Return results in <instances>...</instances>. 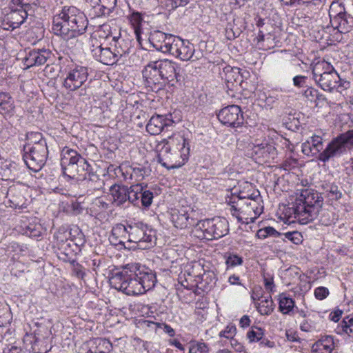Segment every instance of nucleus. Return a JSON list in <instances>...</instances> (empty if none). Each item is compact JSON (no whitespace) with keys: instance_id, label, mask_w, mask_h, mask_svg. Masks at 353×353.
Masks as SVG:
<instances>
[{"instance_id":"obj_8","label":"nucleus","mask_w":353,"mask_h":353,"mask_svg":"<svg viewBox=\"0 0 353 353\" xmlns=\"http://www.w3.org/2000/svg\"><path fill=\"white\" fill-rule=\"evenodd\" d=\"M141 184L132 185L128 187L123 184L115 183L110 188L112 203L119 208H128L130 205L139 207V193Z\"/></svg>"},{"instance_id":"obj_31","label":"nucleus","mask_w":353,"mask_h":353,"mask_svg":"<svg viewBox=\"0 0 353 353\" xmlns=\"http://www.w3.org/2000/svg\"><path fill=\"white\" fill-rule=\"evenodd\" d=\"M113 41L115 42L114 53L119 61V59L123 57H125L129 54L131 48V43L129 40H125L121 39L120 37H114Z\"/></svg>"},{"instance_id":"obj_63","label":"nucleus","mask_w":353,"mask_h":353,"mask_svg":"<svg viewBox=\"0 0 353 353\" xmlns=\"http://www.w3.org/2000/svg\"><path fill=\"white\" fill-rule=\"evenodd\" d=\"M342 314V311L336 310L333 313H331L330 315V319L334 322H338L340 319V317Z\"/></svg>"},{"instance_id":"obj_58","label":"nucleus","mask_w":353,"mask_h":353,"mask_svg":"<svg viewBox=\"0 0 353 353\" xmlns=\"http://www.w3.org/2000/svg\"><path fill=\"white\" fill-rule=\"evenodd\" d=\"M231 345L234 348V350L240 353H247L245 349V347L239 342H238L237 340L234 339H232L230 341Z\"/></svg>"},{"instance_id":"obj_52","label":"nucleus","mask_w":353,"mask_h":353,"mask_svg":"<svg viewBox=\"0 0 353 353\" xmlns=\"http://www.w3.org/2000/svg\"><path fill=\"white\" fill-rule=\"evenodd\" d=\"M236 333V327L234 325H228L225 329L223 331H221L219 334V336L221 337H225L227 339H233V336H234Z\"/></svg>"},{"instance_id":"obj_32","label":"nucleus","mask_w":353,"mask_h":353,"mask_svg":"<svg viewBox=\"0 0 353 353\" xmlns=\"http://www.w3.org/2000/svg\"><path fill=\"white\" fill-rule=\"evenodd\" d=\"M194 52V46L190 44L189 42H187L186 43L183 40L175 57L179 58L182 61H188L192 57Z\"/></svg>"},{"instance_id":"obj_24","label":"nucleus","mask_w":353,"mask_h":353,"mask_svg":"<svg viewBox=\"0 0 353 353\" xmlns=\"http://www.w3.org/2000/svg\"><path fill=\"white\" fill-rule=\"evenodd\" d=\"M81 181H84V184L88 188V192L92 194L94 191L100 190L103 189L104 186V181L100 177V175L97 174V171H94L92 166L89 168L86 174Z\"/></svg>"},{"instance_id":"obj_33","label":"nucleus","mask_w":353,"mask_h":353,"mask_svg":"<svg viewBox=\"0 0 353 353\" xmlns=\"http://www.w3.org/2000/svg\"><path fill=\"white\" fill-rule=\"evenodd\" d=\"M91 343L95 345L96 347L94 350L90 349L88 353H107L112 348V344L110 341L105 339H94Z\"/></svg>"},{"instance_id":"obj_64","label":"nucleus","mask_w":353,"mask_h":353,"mask_svg":"<svg viewBox=\"0 0 353 353\" xmlns=\"http://www.w3.org/2000/svg\"><path fill=\"white\" fill-rule=\"evenodd\" d=\"M4 353H24L22 350L17 346H12L8 348L7 352L4 351Z\"/></svg>"},{"instance_id":"obj_54","label":"nucleus","mask_w":353,"mask_h":353,"mask_svg":"<svg viewBox=\"0 0 353 353\" xmlns=\"http://www.w3.org/2000/svg\"><path fill=\"white\" fill-rule=\"evenodd\" d=\"M314 294L316 299L323 300L328 296L329 290L327 288L319 287L315 289Z\"/></svg>"},{"instance_id":"obj_61","label":"nucleus","mask_w":353,"mask_h":353,"mask_svg":"<svg viewBox=\"0 0 353 353\" xmlns=\"http://www.w3.org/2000/svg\"><path fill=\"white\" fill-rule=\"evenodd\" d=\"M265 228L268 236L277 237L281 235V233L276 231L274 228L270 226Z\"/></svg>"},{"instance_id":"obj_4","label":"nucleus","mask_w":353,"mask_h":353,"mask_svg":"<svg viewBox=\"0 0 353 353\" xmlns=\"http://www.w3.org/2000/svg\"><path fill=\"white\" fill-rule=\"evenodd\" d=\"M158 153L157 161L167 168H176L184 164L188 159L190 143L188 139L182 136L172 138L170 141L163 139L156 145Z\"/></svg>"},{"instance_id":"obj_13","label":"nucleus","mask_w":353,"mask_h":353,"mask_svg":"<svg viewBox=\"0 0 353 353\" xmlns=\"http://www.w3.org/2000/svg\"><path fill=\"white\" fill-rule=\"evenodd\" d=\"M29 8V4H25L24 7L21 6L4 14L1 21L2 28L6 30H13L19 28L28 19Z\"/></svg>"},{"instance_id":"obj_37","label":"nucleus","mask_w":353,"mask_h":353,"mask_svg":"<svg viewBox=\"0 0 353 353\" xmlns=\"http://www.w3.org/2000/svg\"><path fill=\"white\" fill-rule=\"evenodd\" d=\"M332 68H333V67L324 60L318 61L316 63H314L312 68L314 80L315 81H317V79H319L321 75H323L325 71H329Z\"/></svg>"},{"instance_id":"obj_56","label":"nucleus","mask_w":353,"mask_h":353,"mask_svg":"<svg viewBox=\"0 0 353 353\" xmlns=\"http://www.w3.org/2000/svg\"><path fill=\"white\" fill-rule=\"evenodd\" d=\"M101 0H85V4L87 8L94 10L95 12L96 10H99V7H100ZM95 16V13L94 14Z\"/></svg>"},{"instance_id":"obj_16","label":"nucleus","mask_w":353,"mask_h":353,"mask_svg":"<svg viewBox=\"0 0 353 353\" xmlns=\"http://www.w3.org/2000/svg\"><path fill=\"white\" fill-rule=\"evenodd\" d=\"M88 69L83 66H76L67 74L63 86L70 91H74L81 88L88 79Z\"/></svg>"},{"instance_id":"obj_20","label":"nucleus","mask_w":353,"mask_h":353,"mask_svg":"<svg viewBox=\"0 0 353 353\" xmlns=\"http://www.w3.org/2000/svg\"><path fill=\"white\" fill-rule=\"evenodd\" d=\"M173 123L172 114L152 116L146 125V130L152 135H157L165 128L171 126Z\"/></svg>"},{"instance_id":"obj_44","label":"nucleus","mask_w":353,"mask_h":353,"mask_svg":"<svg viewBox=\"0 0 353 353\" xmlns=\"http://www.w3.org/2000/svg\"><path fill=\"white\" fill-rule=\"evenodd\" d=\"M139 205L144 208H148L151 205L154 198L153 193L150 190H144L141 185V190L139 193Z\"/></svg>"},{"instance_id":"obj_22","label":"nucleus","mask_w":353,"mask_h":353,"mask_svg":"<svg viewBox=\"0 0 353 353\" xmlns=\"http://www.w3.org/2000/svg\"><path fill=\"white\" fill-rule=\"evenodd\" d=\"M329 15L332 26L341 33L350 32L353 27V17L346 12L341 11L334 17H332L331 12Z\"/></svg>"},{"instance_id":"obj_59","label":"nucleus","mask_w":353,"mask_h":353,"mask_svg":"<svg viewBox=\"0 0 353 353\" xmlns=\"http://www.w3.org/2000/svg\"><path fill=\"white\" fill-rule=\"evenodd\" d=\"M239 35V32H234L231 28V25L228 24L225 28V36L228 39L232 40Z\"/></svg>"},{"instance_id":"obj_47","label":"nucleus","mask_w":353,"mask_h":353,"mask_svg":"<svg viewBox=\"0 0 353 353\" xmlns=\"http://www.w3.org/2000/svg\"><path fill=\"white\" fill-rule=\"evenodd\" d=\"M28 143L30 144V146H34V145L40 144V143L43 142V143L47 145L46 140L43 137L41 133L38 132H30L27 133L26 135Z\"/></svg>"},{"instance_id":"obj_6","label":"nucleus","mask_w":353,"mask_h":353,"mask_svg":"<svg viewBox=\"0 0 353 353\" xmlns=\"http://www.w3.org/2000/svg\"><path fill=\"white\" fill-rule=\"evenodd\" d=\"M61 165L64 176L77 181L85 179L86 171L91 166L77 151L68 147L61 151Z\"/></svg>"},{"instance_id":"obj_36","label":"nucleus","mask_w":353,"mask_h":353,"mask_svg":"<svg viewBox=\"0 0 353 353\" xmlns=\"http://www.w3.org/2000/svg\"><path fill=\"white\" fill-rule=\"evenodd\" d=\"M117 6V0H101L99 10L95 11V17L109 15Z\"/></svg>"},{"instance_id":"obj_9","label":"nucleus","mask_w":353,"mask_h":353,"mask_svg":"<svg viewBox=\"0 0 353 353\" xmlns=\"http://www.w3.org/2000/svg\"><path fill=\"white\" fill-rule=\"evenodd\" d=\"M51 331L46 325L37 326L33 333L23 336L26 348L32 353H46L52 347Z\"/></svg>"},{"instance_id":"obj_42","label":"nucleus","mask_w":353,"mask_h":353,"mask_svg":"<svg viewBox=\"0 0 353 353\" xmlns=\"http://www.w3.org/2000/svg\"><path fill=\"white\" fill-rule=\"evenodd\" d=\"M43 228L40 223H31L26 227L25 234L31 238H38L42 234Z\"/></svg>"},{"instance_id":"obj_60","label":"nucleus","mask_w":353,"mask_h":353,"mask_svg":"<svg viewBox=\"0 0 353 353\" xmlns=\"http://www.w3.org/2000/svg\"><path fill=\"white\" fill-rule=\"evenodd\" d=\"M172 7L173 8H176L179 6H184L188 4L189 0H170Z\"/></svg>"},{"instance_id":"obj_46","label":"nucleus","mask_w":353,"mask_h":353,"mask_svg":"<svg viewBox=\"0 0 353 353\" xmlns=\"http://www.w3.org/2000/svg\"><path fill=\"white\" fill-rule=\"evenodd\" d=\"M132 172L130 174V178H136V181H141L144 179L145 176H149L151 172V170L146 167H132Z\"/></svg>"},{"instance_id":"obj_35","label":"nucleus","mask_w":353,"mask_h":353,"mask_svg":"<svg viewBox=\"0 0 353 353\" xmlns=\"http://www.w3.org/2000/svg\"><path fill=\"white\" fill-rule=\"evenodd\" d=\"M129 19L132 26L134 27L137 40L141 43V34L142 33L141 25L143 22L142 15L138 12H133Z\"/></svg>"},{"instance_id":"obj_19","label":"nucleus","mask_w":353,"mask_h":353,"mask_svg":"<svg viewBox=\"0 0 353 353\" xmlns=\"http://www.w3.org/2000/svg\"><path fill=\"white\" fill-rule=\"evenodd\" d=\"M25 189L19 185H13L8 189L6 198L10 208H26L27 199L24 195Z\"/></svg>"},{"instance_id":"obj_30","label":"nucleus","mask_w":353,"mask_h":353,"mask_svg":"<svg viewBox=\"0 0 353 353\" xmlns=\"http://www.w3.org/2000/svg\"><path fill=\"white\" fill-rule=\"evenodd\" d=\"M240 69L232 68L230 65L225 67L223 70L222 79H225L228 88L233 86L234 83L241 81Z\"/></svg>"},{"instance_id":"obj_48","label":"nucleus","mask_w":353,"mask_h":353,"mask_svg":"<svg viewBox=\"0 0 353 353\" xmlns=\"http://www.w3.org/2000/svg\"><path fill=\"white\" fill-rule=\"evenodd\" d=\"M263 335V330L258 327H255L254 329L252 328L247 333V337L251 343L260 341L262 339Z\"/></svg>"},{"instance_id":"obj_38","label":"nucleus","mask_w":353,"mask_h":353,"mask_svg":"<svg viewBox=\"0 0 353 353\" xmlns=\"http://www.w3.org/2000/svg\"><path fill=\"white\" fill-rule=\"evenodd\" d=\"M323 197L316 192L310 191V221L312 219L313 214L316 215L323 204Z\"/></svg>"},{"instance_id":"obj_34","label":"nucleus","mask_w":353,"mask_h":353,"mask_svg":"<svg viewBox=\"0 0 353 353\" xmlns=\"http://www.w3.org/2000/svg\"><path fill=\"white\" fill-rule=\"evenodd\" d=\"M260 300V303L256 306L258 312L262 315H269L274 310V303L272 300L270 295L268 296H262Z\"/></svg>"},{"instance_id":"obj_18","label":"nucleus","mask_w":353,"mask_h":353,"mask_svg":"<svg viewBox=\"0 0 353 353\" xmlns=\"http://www.w3.org/2000/svg\"><path fill=\"white\" fill-rule=\"evenodd\" d=\"M276 154V150L272 143L262 142L252 148V156L259 163L269 162L274 159Z\"/></svg>"},{"instance_id":"obj_3","label":"nucleus","mask_w":353,"mask_h":353,"mask_svg":"<svg viewBox=\"0 0 353 353\" xmlns=\"http://www.w3.org/2000/svg\"><path fill=\"white\" fill-rule=\"evenodd\" d=\"M179 70L176 63L163 59L148 63L142 73L145 85L150 90L157 92L174 80L178 81Z\"/></svg>"},{"instance_id":"obj_15","label":"nucleus","mask_w":353,"mask_h":353,"mask_svg":"<svg viewBox=\"0 0 353 353\" xmlns=\"http://www.w3.org/2000/svg\"><path fill=\"white\" fill-rule=\"evenodd\" d=\"M323 90L331 92L340 88H347L350 84L349 81L342 80L339 74L332 68L329 71H325L323 75H321L317 81H315Z\"/></svg>"},{"instance_id":"obj_14","label":"nucleus","mask_w":353,"mask_h":353,"mask_svg":"<svg viewBox=\"0 0 353 353\" xmlns=\"http://www.w3.org/2000/svg\"><path fill=\"white\" fill-rule=\"evenodd\" d=\"M217 118L223 125L232 128L241 125L244 121L241 109L236 105L222 108L217 114Z\"/></svg>"},{"instance_id":"obj_23","label":"nucleus","mask_w":353,"mask_h":353,"mask_svg":"<svg viewBox=\"0 0 353 353\" xmlns=\"http://www.w3.org/2000/svg\"><path fill=\"white\" fill-rule=\"evenodd\" d=\"M316 26H312V32H310V47H315L317 49V44H319L320 50H323L327 44V34L325 30L324 23L316 22Z\"/></svg>"},{"instance_id":"obj_51","label":"nucleus","mask_w":353,"mask_h":353,"mask_svg":"<svg viewBox=\"0 0 353 353\" xmlns=\"http://www.w3.org/2000/svg\"><path fill=\"white\" fill-rule=\"evenodd\" d=\"M284 235L286 239L296 245L299 244L303 241V236L301 234L297 231L287 232Z\"/></svg>"},{"instance_id":"obj_7","label":"nucleus","mask_w":353,"mask_h":353,"mask_svg":"<svg viewBox=\"0 0 353 353\" xmlns=\"http://www.w3.org/2000/svg\"><path fill=\"white\" fill-rule=\"evenodd\" d=\"M121 226L128 235V241L137 243L139 248L146 250L155 245V232L147 224L143 222H130Z\"/></svg>"},{"instance_id":"obj_57","label":"nucleus","mask_w":353,"mask_h":353,"mask_svg":"<svg viewBox=\"0 0 353 353\" xmlns=\"http://www.w3.org/2000/svg\"><path fill=\"white\" fill-rule=\"evenodd\" d=\"M307 79L306 76H296L293 78V83L296 87L301 88L306 83Z\"/></svg>"},{"instance_id":"obj_21","label":"nucleus","mask_w":353,"mask_h":353,"mask_svg":"<svg viewBox=\"0 0 353 353\" xmlns=\"http://www.w3.org/2000/svg\"><path fill=\"white\" fill-rule=\"evenodd\" d=\"M51 57V52L45 49H33L26 52V57L23 58L24 65L27 68L34 65H41L46 63Z\"/></svg>"},{"instance_id":"obj_39","label":"nucleus","mask_w":353,"mask_h":353,"mask_svg":"<svg viewBox=\"0 0 353 353\" xmlns=\"http://www.w3.org/2000/svg\"><path fill=\"white\" fill-rule=\"evenodd\" d=\"M294 307V302L292 298L287 296L285 294L279 296V310L284 314H289Z\"/></svg>"},{"instance_id":"obj_27","label":"nucleus","mask_w":353,"mask_h":353,"mask_svg":"<svg viewBox=\"0 0 353 353\" xmlns=\"http://www.w3.org/2000/svg\"><path fill=\"white\" fill-rule=\"evenodd\" d=\"M14 99L9 93H0V113L5 117H12L14 113Z\"/></svg>"},{"instance_id":"obj_10","label":"nucleus","mask_w":353,"mask_h":353,"mask_svg":"<svg viewBox=\"0 0 353 353\" xmlns=\"http://www.w3.org/2000/svg\"><path fill=\"white\" fill-rule=\"evenodd\" d=\"M353 149V129L340 134L327 145L326 148L319 154V159L323 162L330 158L340 156Z\"/></svg>"},{"instance_id":"obj_29","label":"nucleus","mask_w":353,"mask_h":353,"mask_svg":"<svg viewBox=\"0 0 353 353\" xmlns=\"http://www.w3.org/2000/svg\"><path fill=\"white\" fill-rule=\"evenodd\" d=\"M323 6V0L310 1V12L314 13L312 18H315V22L325 23L327 20V8H324Z\"/></svg>"},{"instance_id":"obj_43","label":"nucleus","mask_w":353,"mask_h":353,"mask_svg":"<svg viewBox=\"0 0 353 353\" xmlns=\"http://www.w3.org/2000/svg\"><path fill=\"white\" fill-rule=\"evenodd\" d=\"M345 333L349 336L353 335V318L344 319L337 327V333Z\"/></svg>"},{"instance_id":"obj_45","label":"nucleus","mask_w":353,"mask_h":353,"mask_svg":"<svg viewBox=\"0 0 353 353\" xmlns=\"http://www.w3.org/2000/svg\"><path fill=\"white\" fill-rule=\"evenodd\" d=\"M224 257L225 259V264L227 265V268H234L237 265H241L243 262V258L236 254L226 253Z\"/></svg>"},{"instance_id":"obj_12","label":"nucleus","mask_w":353,"mask_h":353,"mask_svg":"<svg viewBox=\"0 0 353 353\" xmlns=\"http://www.w3.org/2000/svg\"><path fill=\"white\" fill-rule=\"evenodd\" d=\"M196 226L203 232V238L207 240L218 239L226 235L229 231L228 222L222 217L198 222Z\"/></svg>"},{"instance_id":"obj_17","label":"nucleus","mask_w":353,"mask_h":353,"mask_svg":"<svg viewBox=\"0 0 353 353\" xmlns=\"http://www.w3.org/2000/svg\"><path fill=\"white\" fill-rule=\"evenodd\" d=\"M309 196V191L307 189L301 190L300 194H297L295 201L292 203V209L294 217L301 219L303 224H306L309 221V204L307 199Z\"/></svg>"},{"instance_id":"obj_26","label":"nucleus","mask_w":353,"mask_h":353,"mask_svg":"<svg viewBox=\"0 0 353 353\" xmlns=\"http://www.w3.org/2000/svg\"><path fill=\"white\" fill-rule=\"evenodd\" d=\"M92 52L96 60L103 64L112 65L118 61L114 51H112L110 48H103L99 46L94 48Z\"/></svg>"},{"instance_id":"obj_5","label":"nucleus","mask_w":353,"mask_h":353,"mask_svg":"<svg viewBox=\"0 0 353 353\" xmlns=\"http://www.w3.org/2000/svg\"><path fill=\"white\" fill-rule=\"evenodd\" d=\"M230 203H232L235 212H239L236 219L239 223H242L254 222L263 209L259 192L250 195H245L243 192H239L238 195L234 193Z\"/></svg>"},{"instance_id":"obj_2","label":"nucleus","mask_w":353,"mask_h":353,"mask_svg":"<svg viewBox=\"0 0 353 353\" xmlns=\"http://www.w3.org/2000/svg\"><path fill=\"white\" fill-rule=\"evenodd\" d=\"M88 20L75 6H63L53 16L52 30L54 34L68 41L85 33Z\"/></svg>"},{"instance_id":"obj_11","label":"nucleus","mask_w":353,"mask_h":353,"mask_svg":"<svg viewBox=\"0 0 353 353\" xmlns=\"http://www.w3.org/2000/svg\"><path fill=\"white\" fill-rule=\"evenodd\" d=\"M48 157V146L44 145L43 142L34 145V146L26 144L23 147V160L27 167L35 172L39 171L43 167Z\"/></svg>"},{"instance_id":"obj_25","label":"nucleus","mask_w":353,"mask_h":353,"mask_svg":"<svg viewBox=\"0 0 353 353\" xmlns=\"http://www.w3.org/2000/svg\"><path fill=\"white\" fill-rule=\"evenodd\" d=\"M171 34H165L161 31L156 30L151 32L149 37L150 43L158 51L165 52L170 41Z\"/></svg>"},{"instance_id":"obj_49","label":"nucleus","mask_w":353,"mask_h":353,"mask_svg":"<svg viewBox=\"0 0 353 353\" xmlns=\"http://www.w3.org/2000/svg\"><path fill=\"white\" fill-rule=\"evenodd\" d=\"M189 353H209V347L205 343H196L190 345Z\"/></svg>"},{"instance_id":"obj_55","label":"nucleus","mask_w":353,"mask_h":353,"mask_svg":"<svg viewBox=\"0 0 353 353\" xmlns=\"http://www.w3.org/2000/svg\"><path fill=\"white\" fill-rule=\"evenodd\" d=\"M10 316L9 308L0 302V323L3 324Z\"/></svg>"},{"instance_id":"obj_62","label":"nucleus","mask_w":353,"mask_h":353,"mask_svg":"<svg viewBox=\"0 0 353 353\" xmlns=\"http://www.w3.org/2000/svg\"><path fill=\"white\" fill-rule=\"evenodd\" d=\"M239 323L242 327H248L250 323V319L248 316L244 315L240 319Z\"/></svg>"},{"instance_id":"obj_41","label":"nucleus","mask_w":353,"mask_h":353,"mask_svg":"<svg viewBox=\"0 0 353 353\" xmlns=\"http://www.w3.org/2000/svg\"><path fill=\"white\" fill-rule=\"evenodd\" d=\"M170 41L169 42L168 46L166 48L164 53H168L174 57H176V54H177L179 47L181 46V43L183 41L179 37L172 35L170 37Z\"/></svg>"},{"instance_id":"obj_53","label":"nucleus","mask_w":353,"mask_h":353,"mask_svg":"<svg viewBox=\"0 0 353 353\" xmlns=\"http://www.w3.org/2000/svg\"><path fill=\"white\" fill-rule=\"evenodd\" d=\"M72 263L73 265V272L75 276L78 278L83 279L85 275L83 267L75 261H72Z\"/></svg>"},{"instance_id":"obj_50","label":"nucleus","mask_w":353,"mask_h":353,"mask_svg":"<svg viewBox=\"0 0 353 353\" xmlns=\"http://www.w3.org/2000/svg\"><path fill=\"white\" fill-rule=\"evenodd\" d=\"M311 142L312 144V148L310 147V152H312V150H314L315 153H317L323 150V138L320 135H313L311 137Z\"/></svg>"},{"instance_id":"obj_1","label":"nucleus","mask_w":353,"mask_h":353,"mask_svg":"<svg viewBox=\"0 0 353 353\" xmlns=\"http://www.w3.org/2000/svg\"><path fill=\"white\" fill-rule=\"evenodd\" d=\"M157 282L156 273L139 263H128L112 274L110 285L129 296L139 295L150 290Z\"/></svg>"},{"instance_id":"obj_28","label":"nucleus","mask_w":353,"mask_h":353,"mask_svg":"<svg viewBox=\"0 0 353 353\" xmlns=\"http://www.w3.org/2000/svg\"><path fill=\"white\" fill-rule=\"evenodd\" d=\"M333 348V338L331 336H325L313 344L311 353H331Z\"/></svg>"},{"instance_id":"obj_40","label":"nucleus","mask_w":353,"mask_h":353,"mask_svg":"<svg viewBox=\"0 0 353 353\" xmlns=\"http://www.w3.org/2000/svg\"><path fill=\"white\" fill-rule=\"evenodd\" d=\"M172 221L176 228H188V213L174 212L172 214Z\"/></svg>"}]
</instances>
